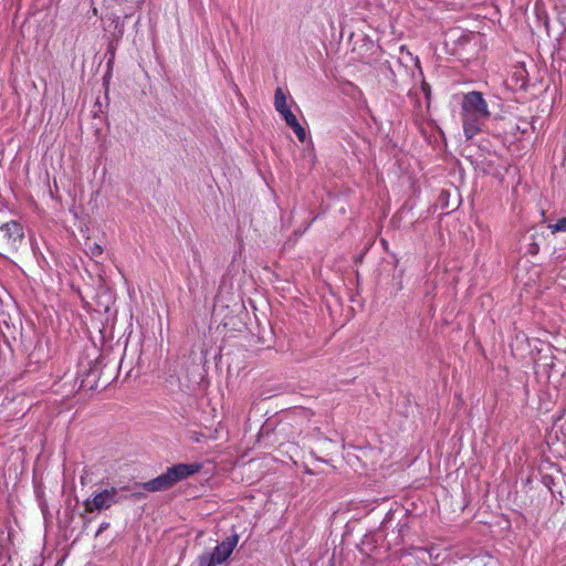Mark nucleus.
Returning <instances> with one entry per match:
<instances>
[{
  "mask_svg": "<svg viewBox=\"0 0 566 566\" xmlns=\"http://www.w3.org/2000/svg\"><path fill=\"white\" fill-rule=\"evenodd\" d=\"M380 72L384 77L390 82L392 87H398L397 76L389 61L380 63Z\"/></svg>",
  "mask_w": 566,
  "mask_h": 566,
  "instance_id": "nucleus-9",
  "label": "nucleus"
},
{
  "mask_svg": "<svg viewBox=\"0 0 566 566\" xmlns=\"http://www.w3.org/2000/svg\"><path fill=\"white\" fill-rule=\"evenodd\" d=\"M547 229L551 233L555 234L557 232H566V217L558 219L554 223H548Z\"/></svg>",
  "mask_w": 566,
  "mask_h": 566,
  "instance_id": "nucleus-12",
  "label": "nucleus"
},
{
  "mask_svg": "<svg viewBox=\"0 0 566 566\" xmlns=\"http://www.w3.org/2000/svg\"><path fill=\"white\" fill-rule=\"evenodd\" d=\"M199 566H217L220 565V563H217L216 558L211 556L210 554H202L199 556Z\"/></svg>",
  "mask_w": 566,
  "mask_h": 566,
  "instance_id": "nucleus-14",
  "label": "nucleus"
},
{
  "mask_svg": "<svg viewBox=\"0 0 566 566\" xmlns=\"http://www.w3.org/2000/svg\"><path fill=\"white\" fill-rule=\"evenodd\" d=\"M239 542V535L232 534L228 536L226 539H223L221 543H219L211 553H209L211 556H213L217 560V563H224L233 553L234 548L237 547Z\"/></svg>",
  "mask_w": 566,
  "mask_h": 566,
  "instance_id": "nucleus-7",
  "label": "nucleus"
},
{
  "mask_svg": "<svg viewBox=\"0 0 566 566\" xmlns=\"http://www.w3.org/2000/svg\"><path fill=\"white\" fill-rule=\"evenodd\" d=\"M316 220V217H313V219L311 220V222L308 223L307 228Z\"/></svg>",
  "mask_w": 566,
  "mask_h": 566,
  "instance_id": "nucleus-17",
  "label": "nucleus"
},
{
  "mask_svg": "<svg viewBox=\"0 0 566 566\" xmlns=\"http://www.w3.org/2000/svg\"><path fill=\"white\" fill-rule=\"evenodd\" d=\"M402 289V282H401V279L399 280L398 284H397V291L401 290Z\"/></svg>",
  "mask_w": 566,
  "mask_h": 566,
  "instance_id": "nucleus-16",
  "label": "nucleus"
},
{
  "mask_svg": "<svg viewBox=\"0 0 566 566\" xmlns=\"http://www.w3.org/2000/svg\"><path fill=\"white\" fill-rule=\"evenodd\" d=\"M398 63L406 70L411 80H416L417 76L422 77L420 59L413 55L406 44L399 46Z\"/></svg>",
  "mask_w": 566,
  "mask_h": 566,
  "instance_id": "nucleus-6",
  "label": "nucleus"
},
{
  "mask_svg": "<svg viewBox=\"0 0 566 566\" xmlns=\"http://www.w3.org/2000/svg\"><path fill=\"white\" fill-rule=\"evenodd\" d=\"M202 469L200 462L192 463H178L169 467L164 473L155 479H151L143 484V488L148 492H160L169 490L176 483L184 481L197 473Z\"/></svg>",
  "mask_w": 566,
  "mask_h": 566,
  "instance_id": "nucleus-2",
  "label": "nucleus"
},
{
  "mask_svg": "<svg viewBox=\"0 0 566 566\" xmlns=\"http://www.w3.org/2000/svg\"><path fill=\"white\" fill-rule=\"evenodd\" d=\"M117 493L118 490L116 488H111L94 494L91 500L87 499L84 502L85 512L91 513L94 510L103 511L109 509L117 503Z\"/></svg>",
  "mask_w": 566,
  "mask_h": 566,
  "instance_id": "nucleus-4",
  "label": "nucleus"
},
{
  "mask_svg": "<svg viewBox=\"0 0 566 566\" xmlns=\"http://www.w3.org/2000/svg\"><path fill=\"white\" fill-rule=\"evenodd\" d=\"M460 116L463 135L467 140H471L484 130L492 114L483 94L479 91H470L462 94Z\"/></svg>",
  "mask_w": 566,
  "mask_h": 566,
  "instance_id": "nucleus-1",
  "label": "nucleus"
},
{
  "mask_svg": "<svg viewBox=\"0 0 566 566\" xmlns=\"http://www.w3.org/2000/svg\"><path fill=\"white\" fill-rule=\"evenodd\" d=\"M109 527L108 522H102L98 526V530L95 533V537L99 536L104 531H106Z\"/></svg>",
  "mask_w": 566,
  "mask_h": 566,
  "instance_id": "nucleus-15",
  "label": "nucleus"
},
{
  "mask_svg": "<svg viewBox=\"0 0 566 566\" xmlns=\"http://www.w3.org/2000/svg\"><path fill=\"white\" fill-rule=\"evenodd\" d=\"M413 82L420 81V90L422 94L424 95L427 107L429 108L431 103V86L429 83L426 82L424 75L422 74V77L417 76L416 80H412Z\"/></svg>",
  "mask_w": 566,
  "mask_h": 566,
  "instance_id": "nucleus-11",
  "label": "nucleus"
},
{
  "mask_svg": "<svg viewBox=\"0 0 566 566\" xmlns=\"http://www.w3.org/2000/svg\"><path fill=\"white\" fill-rule=\"evenodd\" d=\"M274 108L283 117L285 124L294 132L297 139L301 143H305L307 139V132L292 113L287 105V96L282 87H277L274 92Z\"/></svg>",
  "mask_w": 566,
  "mask_h": 566,
  "instance_id": "nucleus-3",
  "label": "nucleus"
},
{
  "mask_svg": "<svg viewBox=\"0 0 566 566\" xmlns=\"http://www.w3.org/2000/svg\"><path fill=\"white\" fill-rule=\"evenodd\" d=\"M411 549H412V552H405V553H402V555H412V553H416V554L427 553L429 555V558L432 562V564L434 566L438 565L439 558L441 555L440 548H438L436 546H430V547H413Z\"/></svg>",
  "mask_w": 566,
  "mask_h": 566,
  "instance_id": "nucleus-8",
  "label": "nucleus"
},
{
  "mask_svg": "<svg viewBox=\"0 0 566 566\" xmlns=\"http://www.w3.org/2000/svg\"><path fill=\"white\" fill-rule=\"evenodd\" d=\"M103 248L98 243H92L87 245V249L85 251L86 255L91 259H96L103 254Z\"/></svg>",
  "mask_w": 566,
  "mask_h": 566,
  "instance_id": "nucleus-13",
  "label": "nucleus"
},
{
  "mask_svg": "<svg viewBox=\"0 0 566 566\" xmlns=\"http://www.w3.org/2000/svg\"><path fill=\"white\" fill-rule=\"evenodd\" d=\"M0 232L6 245L11 251H17L24 239L23 227L17 220H11L1 224Z\"/></svg>",
  "mask_w": 566,
  "mask_h": 566,
  "instance_id": "nucleus-5",
  "label": "nucleus"
},
{
  "mask_svg": "<svg viewBox=\"0 0 566 566\" xmlns=\"http://www.w3.org/2000/svg\"><path fill=\"white\" fill-rule=\"evenodd\" d=\"M408 528H409V526H408V523H407L406 520H400L397 523L395 530L392 531V535L396 536L395 537V544H399L402 541V538H403L405 534L407 533Z\"/></svg>",
  "mask_w": 566,
  "mask_h": 566,
  "instance_id": "nucleus-10",
  "label": "nucleus"
}]
</instances>
